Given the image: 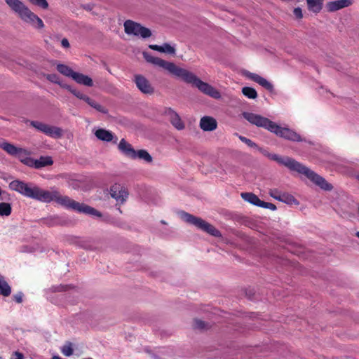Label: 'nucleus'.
Instances as JSON below:
<instances>
[{
  "instance_id": "30",
  "label": "nucleus",
  "mask_w": 359,
  "mask_h": 359,
  "mask_svg": "<svg viewBox=\"0 0 359 359\" xmlns=\"http://www.w3.org/2000/svg\"><path fill=\"white\" fill-rule=\"evenodd\" d=\"M11 213V206L7 203H0V215L8 216Z\"/></svg>"
},
{
  "instance_id": "19",
  "label": "nucleus",
  "mask_w": 359,
  "mask_h": 359,
  "mask_svg": "<svg viewBox=\"0 0 359 359\" xmlns=\"http://www.w3.org/2000/svg\"><path fill=\"white\" fill-rule=\"evenodd\" d=\"M306 1L309 11L317 14L323 9L324 0H306Z\"/></svg>"
},
{
  "instance_id": "35",
  "label": "nucleus",
  "mask_w": 359,
  "mask_h": 359,
  "mask_svg": "<svg viewBox=\"0 0 359 359\" xmlns=\"http://www.w3.org/2000/svg\"><path fill=\"white\" fill-rule=\"evenodd\" d=\"M74 96H76L78 99L79 100H82L83 101H86V100L88 99V96L83 94V93H81V91L74 88L72 90V93Z\"/></svg>"
},
{
  "instance_id": "10",
  "label": "nucleus",
  "mask_w": 359,
  "mask_h": 359,
  "mask_svg": "<svg viewBox=\"0 0 359 359\" xmlns=\"http://www.w3.org/2000/svg\"><path fill=\"white\" fill-rule=\"evenodd\" d=\"M134 82L143 94L152 95L154 93V88L151 84L149 81L141 74H135L134 76Z\"/></svg>"
},
{
  "instance_id": "14",
  "label": "nucleus",
  "mask_w": 359,
  "mask_h": 359,
  "mask_svg": "<svg viewBox=\"0 0 359 359\" xmlns=\"http://www.w3.org/2000/svg\"><path fill=\"white\" fill-rule=\"evenodd\" d=\"M94 134L98 140L103 142H109L113 141L114 143H116L118 140L111 132L104 128L96 130Z\"/></svg>"
},
{
  "instance_id": "38",
  "label": "nucleus",
  "mask_w": 359,
  "mask_h": 359,
  "mask_svg": "<svg viewBox=\"0 0 359 359\" xmlns=\"http://www.w3.org/2000/svg\"><path fill=\"white\" fill-rule=\"evenodd\" d=\"M239 139L244 143H245L248 146L252 148H258V146L257 144L253 142L251 140L243 137V136H239Z\"/></svg>"
},
{
  "instance_id": "6",
  "label": "nucleus",
  "mask_w": 359,
  "mask_h": 359,
  "mask_svg": "<svg viewBox=\"0 0 359 359\" xmlns=\"http://www.w3.org/2000/svg\"><path fill=\"white\" fill-rule=\"evenodd\" d=\"M182 219L189 224L196 226L197 228L203 230L208 233L215 237L221 236L220 232L212 224L205 222L200 217H195L189 213L183 212L182 213Z\"/></svg>"
},
{
  "instance_id": "7",
  "label": "nucleus",
  "mask_w": 359,
  "mask_h": 359,
  "mask_svg": "<svg viewBox=\"0 0 359 359\" xmlns=\"http://www.w3.org/2000/svg\"><path fill=\"white\" fill-rule=\"evenodd\" d=\"M123 26L125 32L128 35L140 36L144 39L151 36V32L149 29L133 20H127L125 21Z\"/></svg>"
},
{
  "instance_id": "33",
  "label": "nucleus",
  "mask_w": 359,
  "mask_h": 359,
  "mask_svg": "<svg viewBox=\"0 0 359 359\" xmlns=\"http://www.w3.org/2000/svg\"><path fill=\"white\" fill-rule=\"evenodd\" d=\"M29 2L34 6H39L41 8L46 9L48 7V4L46 0H28Z\"/></svg>"
},
{
  "instance_id": "25",
  "label": "nucleus",
  "mask_w": 359,
  "mask_h": 359,
  "mask_svg": "<svg viewBox=\"0 0 359 359\" xmlns=\"http://www.w3.org/2000/svg\"><path fill=\"white\" fill-rule=\"evenodd\" d=\"M57 70L64 76L71 77L72 79L73 77V74L75 73L72 68L63 64H58L57 65Z\"/></svg>"
},
{
  "instance_id": "5",
  "label": "nucleus",
  "mask_w": 359,
  "mask_h": 359,
  "mask_svg": "<svg viewBox=\"0 0 359 359\" xmlns=\"http://www.w3.org/2000/svg\"><path fill=\"white\" fill-rule=\"evenodd\" d=\"M5 1L10 8L25 22L37 29L44 27L42 20L20 0H5Z\"/></svg>"
},
{
  "instance_id": "42",
  "label": "nucleus",
  "mask_w": 359,
  "mask_h": 359,
  "mask_svg": "<svg viewBox=\"0 0 359 359\" xmlns=\"http://www.w3.org/2000/svg\"><path fill=\"white\" fill-rule=\"evenodd\" d=\"M61 45L64 47V48H69L70 45H69V41L67 40V39L66 38H64L62 39L61 41Z\"/></svg>"
},
{
  "instance_id": "48",
  "label": "nucleus",
  "mask_w": 359,
  "mask_h": 359,
  "mask_svg": "<svg viewBox=\"0 0 359 359\" xmlns=\"http://www.w3.org/2000/svg\"><path fill=\"white\" fill-rule=\"evenodd\" d=\"M356 236L359 238V231L356 233Z\"/></svg>"
},
{
  "instance_id": "45",
  "label": "nucleus",
  "mask_w": 359,
  "mask_h": 359,
  "mask_svg": "<svg viewBox=\"0 0 359 359\" xmlns=\"http://www.w3.org/2000/svg\"><path fill=\"white\" fill-rule=\"evenodd\" d=\"M149 48L154 50L160 52V46L158 45H149Z\"/></svg>"
},
{
  "instance_id": "9",
  "label": "nucleus",
  "mask_w": 359,
  "mask_h": 359,
  "mask_svg": "<svg viewBox=\"0 0 359 359\" xmlns=\"http://www.w3.org/2000/svg\"><path fill=\"white\" fill-rule=\"evenodd\" d=\"M109 194L111 198L116 200V205L123 204L128 197L127 189L124 186L117 183L111 186Z\"/></svg>"
},
{
  "instance_id": "37",
  "label": "nucleus",
  "mask_w": 359,
  "mask_h": 359,
  "mask_svg": "<svg viewBox=\"0 0 359 359\" xmlns=\"http://www.w3.org/2000/svg\"><path fill=\"white\" fill-rule=\"evenodd\" d=\"M44 76L52 83L60 84V79L55 74H45Z\"/></svg>"
},
{
  "instance_id": "11",
  "label": "nucleus",
  "mask_w": 359,
  "mask_h": 359,
  "mask_svg": "<svg viewBox=\"0 0 359 359\" xmlns=\"http://www.w3.org/2000/svg\"><path fill=\"white\" fill-rule=\"evenodd\" d=\"M164 115L167 116L172 125L178 130L184 129L185 125L182 121L179 114L172 108H165L163 112Z\"/></svg>"
},
{
  "instance_id": "44",
  "label": "nucleus",
  "mask_w": 359,
  "mask_h": 359,
  "mask_svg": "<svg viewBox=\"0 0 359 359\" xmlns=\"http://www.w3.org/2000/svg\"><path fill=\"white\" fill-rule=\"evenodd\" d=\"M15 358L13 359H24L23 355L20 352H15L14 353Z\"/></svg>"
},
{
  "instance_id": "17",
  "label": "nucleus",
  "mask_w": 359,
  "mask_h": 359,
  "mask_svg": "<svg viewBox=\"0 0 359 359\" xmlns=\"http://www.w3.org/2000/svg\"><path fill=\"white\" fill-rule=\"evenodd\" d=\"M118 149L126 156L132 158L135 156V149L125 139H121L118 144Z\"/></svg>"
},
{
  "instance_id": "4",
  "label": "nucleus",
  "mask_w": 359,
  "mask_h": 359,
  "mask_svg": "<svg viewBox=\"0 0 359 359\" xmlns=\"http://www.w3.org/2000/svg\"><path fill=\"white\" fill-rule=\"evenodd\" d=\"M267 157L276 161L279 164L285 165L292 171H296L304 175L308 179L320 187L322 189L330 191L333 188L332 184L328 183L323 177L292 158L287 156L281 157L275 154H267Z\"/></svg>"
},
{
  "instance_id": "22",
  "label": "nucleus",
  "mask_w": 359,
  "mask_h": 359,
  "mask_svg": "<svg viewBox=\"0 0 359 359\" xmlns=\"http://www.w3.org/2000/svg\"><path fill=\"white\" fill-rule=\"evenodd\" d=\"M35 168H41L47 165H51L53 163L50 156H41L39 159L35 160Z\"/></svg>"
},
{
  "instance_id": "40",
  "label": "nucleus",
  "mask_w": 359,
  "mask_h": 359,
  "mask_svg": "<svg viewBox=\"0 0 359 359\" xmlns=\"http://www.w3.org/2000/svg\"><path fill=\"white\" fill-rule=\"evenodd\" d=\"M293 13L297 19H302L303 18L302 10L301 8H295L293 11Z\"/></svg>"
},
{
  "instance_id": "15",
  "label": "nucleus",
  "mask_w": 359,
  "mask_h": 359,
  "mask_svg": "<svg viewBox=\"0 0 359 359\" xmlns=\"http://www.w3.org/2000/svg\"><path fill=\"white\" fill-rule=\"evenodd\" d=\"M200 127L203 131H213L217 127V122L213 117L203 116L201 118Z\"/></svg>"
},
{
  "instance_id": "39",
  "label": "nucleus",
  "mask_w": 359,
  "mask_h": 359,
  "mask_svg": "<svg viewBox=\"0 0 359 359\" xmlns=\"http://www.w3.org/2000/svg\"><path fill=\"white\" fill-rule=\"evenodd\" d=\"M259 207H262V208H268V209H270L271 210H276V206L274 204L271 203H268V202H264V201H261Z\"/></svg>"
},
{
  "instance_id": "3",
  "label": "nucleus",
  "mask_w": 359,
  "mask_h": 359,
  "mask_svg": "<svg viewBox=\"0 0 359 359\" xmlns=\"http://www.w3.org/2000/svg\"><path fill=\"white\" fill-rule=\"evenodd\" d=\"M243 116L250 123L255 125L257 127L264 128L280 137L293 142L303 141L301 136L295 131L286 127H281L277 123L261 115L250 112H243Z\"/></svg>"
},
{
  "instance_id": "43",
  "label": "nucleus",
  "mask_w": 359,
  "mask_h": 359,
  "mask_svg": "<svg viewBox=\"0 0 359 359\" xmlns=\"http://www.w3.org/2000/svg\"><path fill=\"white\" fill-rule=\"evenodd\" d=\"M62 88L67 89L70 93H72V90L74 89L71 86L65 83H62L60 82V84H59Z\"/></svg>"
},
{
  "instance_id": "12",
  "label": "nucleus",
  "mask_w": 359,
  "mask_h": 359,
  "mask_svg": "<svg viewBox=\"0 0 359 359\" xmlns=\"http://www.w3.org/2000/svg\"><path fill=\"white\" fill-rule=\"evenodd\" d=\"M0 148L5 151L8 154L18 158L21 154H25V149L17 147L14 144L6 141H0Z\"/></svg>"
},
{
  "instance_id": "2",
  "label": "nucleus",
  "mask_w": 359,
  "mask_h": 359,
  "mask_svg": "<svg viewBox=\"0 0 359 359\" xmlns=\"http://www.w3.org/2000/svg\"><path fill=\"white\" fill-rule=\"evenodd\" d=\"M145 60L151 64L167 70L169 73L180 77L187 84L196 88L202 93L215 99L221 97L220 93L209 83L202 81L194 73L177 66L175 63L164 60L160 57L151 55L147 52H143Z\"/></svg>"
},
{
  "instance_id": "46",
  "label": "nucleus",
  "mask_w": 359,
  "mask_h": 359,
  "mask_svg": "<svg viewBox=\"0 0 359 359\" xmlns=\"http://www.w3.org/2000/svg\"><path fill=\"white\" fill-rule=\"evenodd\" d=\"M259 151H260L261 152H262V154H263L264 156H267V154H269V152H267V151H265V150H263L262 149H260V148H259Z\"/></svg>"
},
{
  "instance_id": "21",
  "label": "nucleus",
  "mask_w": 359,
  "mask_h": 359,
  "mask_svg": "<svg viewBox=\"0 0 359 359\" xmlns=\"http://www.w3.org/2000/svg\"><path fill=\"white\" fill-rule=\"evenodd\" d=\"M241 197L246 201L259 207L261 200L252 193H242Z\"/></svg>"
},
{
  "instance_id": "1",
  "label": "nucleus",
  "mask_w": 359,
  "mask_h": 359,
  "mask_svg": "<svg viewBox=\"0 0 359 359\" xmlns=\"http://www.w3.org/2000/svg\"><path fill=\"white\" fill-rule=\"evenodd\" d=\"M11 189L20 193L21 194L42 202L50 203L55 201L56 203L64 205L68 208L76 210L79 212H83L88 215H95L100 217L102 214L95 208L84 203L76 202L68 196H62L57 191H46L36 186L30 187L27 183L13 180L9 184Z\"/></svg>"
},
{
  "instance_id": "20",
  "label": "nucleus",
  "mask_w": 359,
  "mask_h": 359,
  "mask_svg": "<svg viewBox=\"0 0 359 359\" xmlns=\"http://www.w3.org/2000/svg\"><path fill=\"white\" fill-rule=\"evenodd\" d=\"M86 102L89 106L95 109L96 111L104 114H108V109L105 107L102 106V104L96 102L95 100L90 98V97H88Z\"/></svg>"
},
{
  "instance_id": "31",
  "label": "nucleus",
  "mask_w": 359,
  "mask_h": 359,
  "mask_svg": "<svg viewBox=\"0 0 359 359\" xmlns=\"http://www.w3.org/2000/svg\"><path fill=\"white\" fill-rule=\"evenodd\" d=\"M61 351L63 355H65V356H70L73 354V348H72V343H67L66 344H65L62 349H61Z\"/></svg>"
},
{
  "instance_id": "24",
  "label": "nucleus",
  "mask_w": 359,
  "mask_h": 359,
  "mask_svg": "<svg viewBox=\"0 0 359 359\" xmlns=\"http://www.w3.org/2000/svg\"><path fill=\"white\" fill-rule=\"evenodd\" d=\"M11 293V288L4 277H0V294L8 297Z\"/></svg>"
},
{
  "instance_id": "32",
  "label": "nucleus",
  "mask_w": 359,
  "mask_h": 359,
  "mask_svg": "<svg viewBox=\"0 0 359 359\" xmlns=\"http://www.w3.org/2000/svg\"><path fill=\"white\" fill-rule=\"evenodd\" d=\"M194 327L198 330H205L208 328V325L200 319H195L194 321Z\"/></svg>"
},
{
  "instance_id": "28",
  "label": "nucleus",
  "mask_w": 359,
  "mask_h": 359,
  "mask_svg": "<svg viewBox=\"0 0 359 359\" xmlns=\"http://www.w3.org/2000/svg\"><path fill=\"white\" fill-rule=\"evenodd\" d=\"M242 93L250 99H255L257 97V91L253 88L243 87L242 88Z\"/></svg>"
},
{
  "instance_id": "34",
  "label": "nucleus",
  "mask_w": 359,
  "mask_h": 359,
  "mask_svg": "<svg viewBox=\"0 0 359 359\" xmlns=\"http://www.w3.org/2000/svg\"><path fill=\"white\" fill-rule=\"evenodd\" d=\"M283 194V192H281L280 191H279L278 189H269V194L273 197V198L278 200L280 201V199L281 198V194Z\"/></svg>"
},
{
  "instance_id": "8",
  "label": "nucleus",
  "mask_w": 359,
  "mask_h": 359,
  "mask_svg": "<svg viewBox=\"0 0 359 359\" xmlns=\"http://www.w3.org/2000/svg\"><path fill=\"white\" fill-rule=\"evenodd\" d=\"M30 125L52 138L59 139L63 136V130L60 127L34 121H31Z\"/></svg>"
},
{
  "instance_id": "49",
  "label": "nucleus",
  "mask_w": 359,
  "mask_h": 359,
  "mask_svg": "<svg viewBox=\"0 0 359 359\" xmlns=\"http://www.w3.org/2000/svg\"><path fill=\"white\" fill-rule=\"evenodd\" d=\"M358 179L359 180V175L358 176Z\"/></svg>"
},
{
  "instance_id": "36",
  "label": "nucleus",
  "mask_w": 359,
  "mask_h": 359,
  "mask_svg": "<svg viewBox=\"0 0 359 359\" xmlns=\"http://www.w3.org/2000/svg\"><path fill=\"white\" fill-rule=\"evenodd\" d=\"M74 96H76L78 99L79 100H82L83 101H86V100L88 99V96L83 94V93H81V91L74 88L72 90V93Z\"/></svg>"
},
{
  "instance_id": "18",
  "label": "nucleus",
  "mask_w": 359,
  "mask_h": 359,
  "mask_svg": "<svg viewBox=\"0 0 359 359\" xmlns=\"http://www.w3.org/2000/svg\"><path fill=\"white\" fill-rule=\"evenodd\" d=\"M72 79L77 83L86 86L91 87L93 86V81L90 77L81 73L76 72L73 74Z\"/></svg>"
},
{
  "instance_id": "13",
  "label": "nucleus",
  "mask_w": 359,
  "mask_h": 359,
  "mask_svg": "<svg viewBox=\"0 0 359 359\" xmlns=\"http://www.w3.org/2000/svg\"><path fill=\"white\" fill-rule=\"evenodd\" d=\"M244 75L252 81L259 83L266 90L269 91H272L273 90V86L266 79L260 76L259 75L250 72H245Z\"/></svg>"
},
{
  "instance_id": "26",
  "label": "nucleus",
  "mask_w": 359,
  "mask_h": 359,
  "mask_svg": "<svg viewBox=\"0 0 359 359\" xmlns=\"http://www.w3.org/2000/svg\"><path fill=\"white\" fill-rule=\"evenodd\" d=\"M280 201L288 205H299V201L292 195L286 192H283Z\"/></svg>"
},
{
  "instance_id": "47",
  "label": "nucleus",
  "mask_w": 359,
  "mask_h": 359,
  "mask_svg": "<svg viewBox=\"0 0 359 359\" xmlns=\"http://www.w3.org/2000/svg\"><path fill=\"white\" fill-rule=\"evenodd\" d=\"M52 359H62L61 358H60L59 356H53L52 358Z\"/></svg>"
},
{
  "instance_id": "16",
  "label": "nucleus",
  "mask_w": 359,
  "mask_h": 359,
  "mask_svg": "<svg viewBox=\"0 0 359 359\" xmlns=\"http://www.w3.org/2000/svg\"><path fill=\"white\" fill-rule=\"evenodd\" d=\"M352 4V0H337L327 4V10L334 12L339 9L348 7Z\"/></svg>"
},
{
  "instance_id": "29",
  "label": "nucleus",
  "mask_w": 359,
  "mask_h": 359,
  "mask_svg": "<svg viewBox=\"0 0 359 359\" xmlns=\"http://www.w3.org/2000/svg\"><path fill=\"white\" fill-rule=\"evenodd\" d=\"M160 52L174 55H175L176 50L175 47L170 46L169 43H165L162 46H160Z\"/></svg>"
},
{
  "instance_id": "23",
  "label": "nucleus",
  "mask_w": 359,
  "mask_h": 359,
  "mask_svg": "<svg viewBox=\"0 0 359 359\" xmlns=\"http://www.w3.org/2000/svg\"><path fill=\"white\" fill-rule=\"evenodd\" d=\"M140 158L145 161L147 163L152 161L151 156L144 149H140L138 151L135 150V156L132 157V159Z\"/></svg>"
},
{
  "instance_id": "41",
  "label": "nucleus",
  "mask_w": 359,
  "mask_h": 359,
  "mask_svg": "<svg viewBox=\"0 0 359 359\" xmlns=\"http://www.w3.org/2000/svg\"><path fill=\"white\" fill-rule=\"evenodd\" d=\"M14 299L18 303H21L22 302V293L19 292L13 296Z\"/></svg>"
},
{
  "instance_id": "50",
  "label": "nucleus",
  "mask_w": 359,
  "mask_h": 359,
  "mask_svg": "<svg viewBox=\"0 0 359 359\" xmlns=\"http://www.w3.org/2000/svg\"><path fill=\"white\" fill-rule=\"evenodd\" d=\"M358 213H359V206H358Z\"/></svg>"
},
{
  "instance_id": "27",
  "label": "nucleus",
  "mask_w": 359,
  "mask_h": 359,
  "mask_svg": "<svg viewBox=\"0 0 359 359\" xmlns=\"http://www.w3.org/2000/svg\"><path fill=\"white\" fill-rule=\"evenodd\" d=\"M27 150H25V154H21L20 155V156L18 157V158L25 165H26L29 167L35 168V163H36L35 159L30 158V157H27Z\"/></svg>"
}]
</instances>
